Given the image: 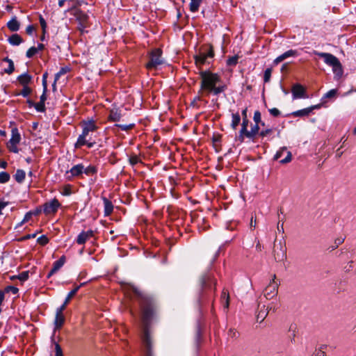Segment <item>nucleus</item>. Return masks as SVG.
<instances>
[{"instance_id":"052dcab7","label":"nucleus","mask_w":356,"mask_h":356,"mask_svg":"<svg viewBox=\"0 0 356 356\" xmlns=\"http://www.w3.org/2000/svg\"><path fill=\"white\" fill-rule=\"evenodd\" d=\"M34 31V27L32 25H29L26 29V32L29 35H31Z\"/></svg>"},{"instance_id":"ea45409f","label":"nucleus","mask_w":356,"mask_h":356,"mask_svg":"<svg viewBox=\"0 0 356 356\" xmlns=\"http://www.w3.org/2000/svg\"><path fill=\"white\" fill-rule=\"evenodd\" d=\"M238 56H234L232 57H230L227 60V64L230 66L236 65L238 62Z\"/></svg>"},{"instance_id":"49530a36","label":"nucleus","mask_w":356,"mask_h":356,"mask_svg":"<svg viewBox=\"0 0 356 356\" xmlns=\"http://www.w3.org/2000/svg\"><path fill=\"white\" fill-rule=\"evenodd\" d=\"M37 241L42 245H44L49 242L48 238L44 235L40 236Z\"/></svg>"},{"instance_id":"a19ab883","label":"nucleus","mask_w":356,"mask_h":356,"mask_svg":"<svg viewBox=\"0 0 356 356\" xmlns=\"http://www.w3.org/2000/svg\"><path fill=\"white\" fill-rule=\"evenodd\" d=\"M337 94V90L332 89L325 94L324 97L327 98V99L333 98V97H336Z\"/></svg>"},{"instance_id":"aec40b11","label":"nucleus","mask_w":356,"mask_h":356,"mask_svg":"<svg viewBox=\"0 0 356 356\" xmlns=\"http://www.w3.org/2000/svg\"><path fill=\"white\" fill-rule=\"evenodd\" d=\"M81 126L83 129H85L86 131H88L89 132H94L98 128L95 124V122L92 120L83 121L81 124Z\"/></svg>"},{"instance_id":"4d7b16f0","label":"nucleus","mask_w":356,"mask_h":356,"mask_svg":"<svg viewBox=\"0 0 356 356\" xmlns=\"http://www.w3.org/2000/svg\"><path fill=\"white\" fill-rule=\"evenodd\" d=\"M39 19H40V24L43 31L44 32L45 29L47 28V23H46L44 19L42 16L40 17Z\"/></svg>"},{"instance_id":"a878e982","label":"nucleus","mask_w":356,"mask_h":356,"mask_svg":"<svg viewBox=\"0 0 356 356\" xmlns=\"http://www.w3.org/2000/svg\"><path fill=\"white\" fill-rule=\"evenodd\" d=\"M260 127L259 124H256L253 126L250 131H248L246 133V137L248 138H253L257 134H259Z\"/></svg>"},{"instance_id":"37998d69","label":"nucleus","mask_w":356,"mask_h":356,"mask_svg":"<svg viewBox=\"0 0 356 356\" xmlns=\"http://www.w3.org/2000/svg\"><path fill=\"white\" fill-rule=\"evenodd\" d=\"M69 70L67 67H62L60 71L55 75L56 81L58 80L60 76L66 74Z\"/></svg>"},{"instance_id":"79ce46f5","label":"nucleus","mask_w":356,"mask_h":356,"mask_svg":"<svg viewBox=\"0 0 356 356\" xmlns=\"http://www.w3.org/2000/svg\"><path fill=\"white\" fill-rule=\"evenodd\" d=\"M38 52V49L35 47H32L30 49H28L26 51V56L28 58L33 57L35 54H36Z\"/></svg>"},{"instance_id":"c03bdc74","label":"nucleus","mask_w":356,"mask_h":356,"mask_svg":"<svg viewBox=\"0 0 356 356\" xmlns=\"http://www.w3.org/2000/svg\"><path fill=\"white\" fill-rule=\"evenodd\" d=\"M47 76L48 73L45 72L42 75V87L44 90V92L47 91Z\"/></svg>"},{"instance_id":"864d4df0","label":"nucleus","mask_w":356,"mask_h":356,"mask_svg":"<svg viewBox=\"0 0 356 356\" xmlns=\"http://www.w3.org/2000/svg\"><path fill=\"white\" fill-rule=\"evenodd\" d=\"M344 241V238L343 236H340L334 240V248H337L339 245L342 244Z\"/></svg>"},{"instance_id":"bf43d9fd","label":"nucleus","mask_w":356,"mask_h":356,"mask_svg":"<svg viewBox=\"0 0 356 356\" xmlns=\"http://www.w3.org/2000/svg\"><path fill=\"white\" fill-rule=\"evenodd\" d=\"M55 356H63L62 349L59 344H56V354Z\"/></svg>"},{"instance_id":"9d476101","label":"nucleus","mask_w":356,"mask_h":356,"mask_svg":"<svg viewBox=\"0 0 356 356\" xmlns=\"http://www.w3.org/2000/svg\"><path fill=\"white\" fill-rule=\"evenodd\" d=\"M274 159L275 160L280 159V163L285 164L291 161L292 154L286 147H282L275 154Z\"/></svg>"},{"instance_id":"423d86ee","label":"nucleus","mask_w":356,"mask_h":356,"mask_svg":"<svg viewBox=\"0 0 356 356\" xmlns=\"http://www.w3.org/2000/svg\"><path fill=\"white\" fill-rule=\"evenodd\" d=\"M20 140L21 136L17 129H13L11 138L7 143V148L11 152L18 153L19 149L17 147V145L19 143Z\"/></svg>"},{"instance_id":"473e14b6","label":"nucleus","mask_w":356,"mask_h":356,"mask_svg":"<svg viewBox=\"0 0 356 356\" xmlns=\"http://www.w3.org/2000/svg\"><path fill=\"white\" fill-rule=\"evenodd\" d=\"M241 122V117L238 113L232 114V120L231 126L233 129H236Z\"/></svg>"},{"instance_id":"4be33fe9","label":"nucleus","mask_w":356,"mask_h":356,"mask_svg":"<svg viewBox=\"0 0 356 356\" xmlns=\"http://www.w3.org/2000/svg\"><path fill=\"white\" fill-rule=\"evenodd\" d=\"M79 289V286H76L75 289L72 290L67 296L63 304L60 307H61V309H65L67 307V305L69 304L71 299L75 296V294L77 293L78 290Z\"/></svg>"},{"instance_id":"f03ea898","label":"nucleus","mask_w":356,"mask_h":356,"mask_svg":"<svg viewBox=\"0 0 356 356\" xmlns=\"http://www.w3.org/2000/svg\"><path fill=\"white\" fill-rule=\"evenodd\" d=\"M200 89L199 93L208 96L211 94L218 95L223 92L226 89V86L222 83L220 76L216 73L210 71H201Z\"/></svg>"},{"instance_id":"3c124183","label":"nucleus","mask_w":356,"mask_h":356,"mask_svg":"<svg viewBox=\"0 0 356 356\" xmlns=\"http://www.w3.org/2000/svg\"><path fill=\"white\" fill-rule=\"evenodd\" d=\"M6 292H11L13 294H17L18 293V289L13 286H8L6 288Z\"/></svg>"},{"instance_id":"680f3d73","label":"nucleus","mask_w":356,"mask_h":356,"mask_svg":"<svg viewBox=\"0 0 356 356\" xmlns=\"http://www.w3.org/2000/svg\"><path fill=\"white\" fill-rule=\"evenodd\" d=\"M8 205L7 202L0 201V215L2 214L1 211Z\"/></svg>"},{"instance_id":"72a5a7b5","label":"nucleus","mask_w":356,"mask_h":356,"mask_svg":"<svg viewBox=\"0 0 356 356\" xmlns=\"http://www.w3.org/2000/svg\"><path fill=\"white\" fill-rule=\"evenodd\" d=\"M3 61L8 63V67L5 69V72L8 74H12L15 69L14 63H13V60L8 58H5L3 59Z\"/></svg>"},{"instance_id":"338daca9","label":"nucleus","mask_w":356,"mask_h":356,"mask_svg":"<svg viewBox=\"0 0 356 356\" xmlns=\"http://www.w3.org/2000/svg\"><path fill=\"white\" fill-rule=\"evenodd\" d=\"M36 236V234H28L25 236H24V239H29V238H35Z\"/></svg>"},{"instance_id":"f8f14e48","label":"nucleus","mask_w":356,"mask_h":356,"mask_svg":"<svg viewBox=\"0 0 356 356\" xmlns=\"http://www.w3.org/2000/svg\"><path fill=\"white\" fill-rule=\"evenodd\" d=\"M60 204L57 199H53L43 205V211L45 214H51L57 211Z\"/></svg>"},{"instance_id":"5fc2aeb1","label":"nucleus","mask_w":356,"mask_h":356,"mask_svg":"<svg viewBox=\"0 0 356 356\" xmlns=\"http://www.w3.org/2000/svg\"><path fill=\"white\" fill-rule=\"evenodd\" d=\"M31 217H32V213H31V212L26 213V215L24 217V219L20 222V225H22V224L28 222L31 218Z\"/></svg>"},{"instance_id":"5701e85b","label":"nucleus","mask_w":356,"mask_h":356,"mask_svg":"<svg viewBox=\"0 0 356 356\" xmlns=\"http://www.w3.org/2000/svg\"><path fill=\"white\" fill-rule=\"evenodd\" d=\"M103 202L104 204V215L108 216L113 212V205L112 202L106 197L103 198Z\"/></svg>"},{"instance_id":"774afa93","label":"nucleus","mask_w":356,"mask_h":356,"mask_svg":"<svg viewBox=\"0 0 356 356\" xmlns=\"http://www.w3.org/2000/svg\"><path fill=\"white\" fill-rule=\"evenodd\" d=\"M65 3H67V0H59L58 1L59 7H63Z\"/></svg>"},{"instance_id":"69168bd1","label":"nucleus","mask_w":356,"mask_h":356,"mask_svg":"<svg viewBox=\"0 0 356 356\" xmlns=\"http://www.w3.org/2000/svg\"><path fill=\"white\" fill-rule=\"evenodd\" d=\"M7 165L8 164H7L6 161H0V168H3V169L6 168Z\"/></svg>"},{"instance_id":"412c9836","label":"nucleus","mask_w":356,"mask_h":356,"mask_svg":"<svg viewBox=\"0 0 356 356\" xmlns=\"http://www.w3.org/2000/svg\"><path fill=\"white\" fill-rule=\"evenodd\" d=\"M259 311L257 315V319L258 321L262 322L268 315V307H266L265 305L260 307V305H259Z\"/></svg>"},{"instance_id":"f257e3e1","label":"nucleus","mask_w":356,"mask_h":356,"mask_svg":"<svg viewBox=\"0 0 356 356\" xmlns=\"http://www.w3.org/2000/svg\"><path fill=\"white\" fill-rule=\"evenodd\" d=\"M140 305L141 309V319L143 324V332L142 335L143 356H154L153 341L148 329V325L156 314V304L152 298L143 297L140 299Z\"/></svg>"},{"instance_id":"2eb2a0df","label":"nucleus","mask_w":356,"mask_h":356,"mask_svg":"<svg viewBox=\"0 0 356 356\" xmlns=\"http://www.w3.org/2000/svg\"><path fill=\"white\" fill-rule=\"evenodd\" d=\"M200 282L202 289L210 287L211 284H213L214 286L216 285V280L213 279L212 275L210 273L204 274L201 277Z\"/></svg>"},{"instance_id":"2f4dec72","label":"nucleus","mask_w":356,"mask_h":356,"mask_svg":"<svg viewBox=\"0 0 356 356\" xmlns=\"http://www.w3.org/2000/svg\"><path fill=\"white\" fill-rule=\"evenodd\" d=\"M248 119L244 118L243 120L242 127L240 131V138H241V140H243V137L246 136V133L248 132Z\"/></svg>"},{"instance_id":"0e129e2a","label":"nucleus","mask_w":356,"mask_h":356,"mask_svg":"<svg viewBox=\"0 0 356 356\" xmlns=\"http://www.w3.org/2000/svg\"><path fill=\"white\" fill-rule=\"evenodd\" d=\"M46 92H44V90H43V93H42V95L40 96V102H42V103H44V102H45V101H46V99H47Z\"/></svg>"},{"instance_id":"bb28decb","label":"nucleus","mask_w":356,"mask_h":356,"mask_svg":"<svg viewBox=\"0 0 356 356\" xmlns=\"http://www.w3.org/2000/svg\"><path fill=\"white\" fill-rule=\"evenodd\" d=\"M8 41L12 45H19L23 42V40L19 35L13 34L8 38Z\"/></svg>"},{"instance_id":"4468645a","label":"nucleus","mask_w":356,"mask_h":356,"mask_svg":"<svg viewBox=\"0 0 356 356\" xmlns=\"http://www.w3.org/2000/svg\"><path fill=\"white\" fill-rule=\"evenodd\" d=\"M291 92L293 99H300L307 97L305 88L300 84L296 83L293 86Z\"/></svg>"},{"instance_id":"4c0bfd02","label":"nucleus","mask_w":356,"mask_h":356,"mask_svg":"<svg viewBox=\"0 0 356 356\" xmlns=\"http://www.w3.org/2000/svg\"><path fill=\"white\" fill-rule=\"evenodd\" d=\"M29 277V272L28 271H24L19 274L17 276H13L12 277V279L14 280L15 278L19 279L22 282L26 281Z\"/></svg>"},{"instance_id":"9b49d317","label":"nucleus","mask_w":356,"mask_h":356,"mask_svg":"<svg viewBox=\"0 0 356 356\" xmlns=\"http://www.w3.org/2000/svg\"><path fill=\"white\" fill-rule=\"evenodd\" d=\"M65 309H61V307L56 309L55 318L54 321V330H60L65 323V317L63 314Z\"/></svg>"},{"instance_id":"8fccbe9b","label":"nucleus","mask_w":356,"mask_h":356,"mask_svg":"<svg viewBox=\"0 0 356 356\" xmlns=\"http://www.w3.org/2000/svg\"><path fill=\"white\" fill-rule=\"evenodd\" d=\"M35 108L38 111L42 112L45 108L44 104L39 102L35 104Z\"/></svg>"},{"instance_id":"09e8293b","label":"nucleus","mask_w":356,"mask_h":356,"mask_svg":"<svg viewBox=\"0 0 356 356\" xmlns=\"http://www.w3.org/2000/svg\"><path fill=\"white\" fill-rule=\"evenodd\" d=\"M273 132V129H264L261 131H260L259 136H261V137H265V136L270 135Z\"/></svg>"},{"instance_id":"b1692460","label":"nucleus","mask_w":356,"mask_h":356,"mask_svg":"<svg viewBox=\"0 0 356 356\" xmlns=\"http://www.w3.org/2000/svg\"><path fill=\"white\" fill-rule=\"evenodd\" d=\"M7 27L11 31H17L19 29V23L16 17H14L7 23Z\"/></svg>"},{"instance_id":"c9c22d12","label":"nucleus","mask_w":356,"mask_h":356,"mask_svg":"<svg viewBox=\"0 0 356 356\" xmlns=\"http://www.w3.org/2000/svg\"><path fill=\"white\" fill-rule=\"evenodd\" d=\"M96 172H97V169L93 165H88L86 168L84 167L83 173L86 174V175H88V176L92 175L95 174Z\"/></svg>"},{"instance_id":"de8ad7c7","label":"nucleus","mask_w":356,"mask_h":356,"mask_svg":"<svg viewBox=\"0 0 356 356\" xmlns=\"http://www.w3.org/2000/svg\"><path fill=\"white\" fill-rule=\"evenodd\" d=\"M115 126L120 127L123 131H128L134 127V124H115Z\"/></svg>"},{"instance_id":"f704fd0d","label":"nucleus","mask_w":356,"mask_h":356,"mask_svg":"<svg viewBox=\"0 0 356 356\" xmlns=\"http://www.w3.org/2000/svg\"><path fill=\"white\" fill-rule=\"evenodd\" d=\"M15 179L19 183L22 182L25 179V172L22 170H17L15 175Z\"/></svg>"},{"instance_id":"6e6552de","label":"nucleus","mask_w":356,"mask_h":356,"mask_svg":"<svg viewBox=\"0 0 356 356\" xmlns=\"http://www.w3.org/2000/svg\"><path fill=\"white\" fill-rule=\"evenodd\" d=\"M74 15L79 22V31L83 33L85 29L88 26V16L80 10H75Z\"/></svg>"},{"instance_id":"20e7f679","label":"nucleus","mask_w":356,"mask_h":356,"mask_svg":"<svg viewBox=\"0 0 356 356\" xmlns=\"http://www.w3.org/2000/svg\"><path fill=\"white\" fill-rule=\"evenodd\" d=\"M162 51L160 49L152 50L149 54V61L146 64V67L149 70L156 68L159 65L163 63L161 57Z\"/></svg>"},{"instance_id":"1a4fd4ad","label":"nucleus","mask_w":356,"mask_h":356,"mask_svg":"<svg viewBox=\"0 0 356 356\" xmlns=\"http://www.w3.org/2000/svg\"><path fill=\"white\" fill-rule=\"evenodd\" d=\"M213 56V49L212 47H210L207 51H201L195 56V64L199 66L204 65L207 62L208 58H212Z\"/></svg>"},{"instance_id":"58836bf2","label":"nucleus","mask_w":356,"mask_h":356,"mask_svg":"<svg viewBox=\"0 0 356 356\" xmlns=\"http://www.w3.org/2000/svg\"><path fill=\"white\" fill-rule=\"evenodd\" d=\"M272 74V69L271 68H267L264 74V80L265 83H267L270 81Z\"/></svg>"},{"instance_id":"393cba45","label":"nucleus","mask_w":356,"mask_h":356,"mask_svg":"<svg viewBox=\"0 0 356 356\" xmlns=\"http://www.w3.org/2000/svg\"><path fill=\"white\" fill-rule=\"evenodd\" d=\"M121 113L118 109H112L108 115V120L112 122H118L121 118Z\"/></svg>"},{"instance_id":"6e6d98bb","label":"nucleus","mask_w":356,"mask_h":356,"mask_svg":"<svg viewBox=\"0 0 356 356\" xmlns=\"http://www.w3.org/2000/svg\"><path fill=\"white\" fill-rule=\"evenodd\" d=\"M269 112L274 117H277L280 114V111L276 108H273L270 109Z\"/></svg>"},{"instance_id":"7c9ffc66","label":"nucleus","mask_w":356,"mask_h":356,"mask_svg":"<svg viewBox=\"0 0 356 356\" xmlns=\"http://www.w3.org/2000/svg\"><path fill=\"white\" fill-rule=\"evenodd\" d=\"M31 76L27 73L21 74L18 77L19 82L24 86H26L31 81Z\"/></svg>"},{"instance_id":"7ed1b4c3","label":"nucleus","mask_w":356,"mask_h":356,"mask_svg":"<svg viewBox=\"0 0 356 356\" xmlns=\"http://www.w3.org/2000/svg\"><path fill=\"white\" fill-rule=\"evenodd\" d=\"M314 54L322 58L326 65L331 67L334 74V79L338 80L343 74V69L339 60L333 54L330 53L319 52L314 51Z\"/></svg>"},{"instance_id":"dca6fc26","label":"nucleus","mask_w":356,"mask_h":356,"mask_svg":"<svg viewBox=\"0 0 356 356\" xmlns=\"http://www.w3.org/2000/svg\"><path fill=\"white\" fill-rule=\"evenodd\" d=\"M320 108V105L319 104H317V105H314V106H310V107H308V108H303V109H301V110H298V111H294L291 113V115L293 116V117H304V116H308L313 110L314 109H316V108Z\"/></svg>"},{"instance_id":"c756f323","label":"nucleus","mask_w":356,"mask_h":356,"mask_svg":"<svg viewBox=\"0 0 356 356\" xmlns=\"http://www.w3.org/2000/svg\"><path fill=\"white\" fill-rule=\"evenodd\" d=\"M202 0H191L189 8L192 13H195L199 10Z\"/></svg>"},{"instance_id":"a211bd4d","label":"nucleus","mask_w":356,"mask_h":356,"mask_svg":"<svg viewBox=\"0 0 356 356\" xmlns=\"http://www.w3.org/2000/svg\"><path fill=\"white\" fill-rule=\"evenodd\" d=\"M65 256H62L58 260L56 261L53 264V267L50 272L49 273L47 277H50L54 274H55L65 264Z\"/></svg>"},{"instance_id":"39448f33","label":"nucleus","mask_w":356,"mask_h":356,"mask_svg":"<svg viewBox=\"0 0 356 356\" xmlns=\"http://www.w3.org/2000/svg\"><path fill=\"white\" fill-rule=\"evenodd\" d=\"M276 276L273 275L268 286L264 290V295L268 300H271L276 297L279 287V283L275 280Z\"/></svg>"},{"instance_id":"603ef678","label":"nucleus","mask_w":356,"mask_h":356,"mask_svg":"<svg viewBox=\"0 0 356 356\" xmlns=\"http://www.w3.org/2000/svg\"><path fill=\"white\" fill-rule=\"evenodd\" d=\"M254 121L256 124L261 122V113L258 111H255L254 113Z\"/></svg>"},{"instance_id":"a18cd8bd","label":"nucleus","mask_w":356,"mask_h":356,"mask_svg":"<svg viewBox=\"0 0 356 356\" xmlns=\"http://www.w3.org/2000/svg\"><path fill=\"white\" fill-rule=\"evenodd\" d=\"M129 162L134 165L140 162V159L137 155H131L129 158Z\"/></svg>"},{"instance_id":"e433bc0d","label":"nucleus","mask_w":356,"mask_h":356,"mask_svg":"<svg viewBox=\"0 0 356 356\" xmlns=\"http://www.w3.org/2000/svg\"><path fill=\"white\" fill-rule=\"evenodd\" d=\"M10 175L6 172H0V183L5 184L10 180Z\"/></svg>"},{"instance_id":"e2e57ef3","label":"nucleus","mask_w":356,"mask_h":356,"mask_svg":"<svg viewBox=\"0 0 356 356\" xmlns=\"http://www.w3.org/2000/svg\"><path fill=\"white\" fill-rule=\"evenodd\" d=\"M70 186H66L64 188L63 195H68L70 194Z\"/></svg>"},{"instance_id":"c85d7f7f","label":"nucleus","mask_w":356,"mask_h":356,"mask_svg":"<svg viewBox=\"0 0 356 356\" xmlns=\"http://www.w3.org/2000/svg\"><path fill=\"white\" fill-rule=\"evenodd\" d=\"M67 9L66 12H70L81 5V0H67Z\"/></svg>"},{"instance_id":"ddd939ff","label":"nucleus","mask_w":356,"mask_h":356,"mask_svg":"<svg viewBox=\"0 0 356 356\" xmlns=\"http://www.w3.org/2000/svg\"><path fill=\"white\" fill-rule=\"evenodd\" d=\"M84 165L81 163L74 165L65 172L66 178L71 180L74 177H79L83 173Z\"/></svg>"},{"instance_id":"6ab92c4d","label":"nucleus","mask_w":356,"mask_h":356,"mask_svg":"<svg viewBox=\"0 0 356 356\" xmlns=\"http://www.w3.org/2000/svg\"><path fill=\"white\" fill-rule=\"evenodd\" d=\"M93 236V232L88 230L87 232H82L80 233L76 238V243L78 244H84L88 239Z\"/></svg>"},{"instance_id":"cd10ccee","label":"nucleus","mask_w":356,"mask_h":356,"mask_svg":"<svg viewBox=\"0 0 356 356\" xmlns=\"http://www.w3.org/2000/svg\"><path fill=\"white\" fill-rule=\"evenodd\" d=\"M221 300L224 308L227 309L229 305V293L223 290L221 294Z\"/></svg>"},{"instance_id":"13d9d810","label":"nucleus","mask_w":356,"mask_h":356,"mask_svg":"<svg viewBox=\"0 0 356 356\" xmlns=\"http://www.w3.org/2000/svg\"><path fill=\"white\" fill-rule=\"evenodd\" d=\"M30 92H31V90H30V88H28V87H26V86H25V87L22 89V92H21V95H22V96H24V97H26V96H28V95L30 94Z\"/></svg>"},{"instance_id":"f3484780","label":"nucleus","mask_w":356,"mask_h":356,"mask_svg":"<svg viewBox=\"0 0 356 356\" xmlns=\"http://www.w3.org/2000/svg\"><path fill=\"white\" fill-rule=\"evenodd\" d=\"M297 56H298V52L296 50L290 49V50L284 52L282 55L279 56L278 57H277L274 60L273 63H274V65H277L280 63H281L282 61L284 60L285 59H286L289 57H296Z\"/></svg>"},{"instance_id":"0eeeda50","label":"nucleus","mask_w":356,"mask_h":356,"mask_svg":"<svg viewBox=\"0 0 356 356\" xmlns=\"http://www.w3.org/2000/svg\"><path fill=\"white\" fill-rule=\"evenodd\" d=\"M90 133L85 129H83L82 134L79 136L76 143H75V147L79 148L83 145H87L88 147L91 148L95 144V142H90L91 137Z\"/></svg>"}]
</instances>
